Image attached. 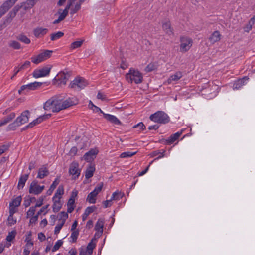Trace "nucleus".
Wrapping results in <instances>:
<instances>
[{
    "label": "nucleus",
    "mask_w": 255,
    "mask_h": 255,
    "mask_svg": "<svg viewBox=\"0 0 255 255\" xmlns=\"http://www.w3.org/2000/svg\"><path fill=\"white\" fill-rule=\"evenodd\" d=\"M76 99L69 98L63 100L60 96H53L48 99L44 105V109L46 111H51L53 112H58L69 107L77 104Z\"/></svg>",
    "instance_id": "f257e3e1"
},
{
    "label": "nucleus",
    "mask_w": 255,
    "mask_h": 255,
    "mask_svg": "<svg viewBox=\"0 0 255 255\" xmlns=\"http://www.w3.org/2000/svg\"><path fill=\"white\" fill-rule=\"evenodd\" d=\"M30 112L28 110L23 111L16 120L9 124L7 128V130H14L16 128L28 121Z\"/></svg>",
    "instance_id": "f03ea898"
},
{
    "label": "nucleus",
    "mask_w": 255,
    "mask_h": 255,
    "mask_svg": "<svg viewBox=\"0 0 255 255\" xmlns=\"http://www.w3.org/2000/svg\"><path fill=\"white\" fill-rule=\"evenodd\" d=\"M126 78L128 82H134L136 84H138L142 82L143 77L139 71L130 69L129 72L126 74Z\"/></svg>",
    "instance_id": "7ed1b4c3"
},
{
    "label": "nucleus",
    "mask_w": 255,
    "mask_h": 255,
    "mask_svg": "<svg viewBox=\"0 0 255 255\" xmlns=\"http://www.w3.org/2000/svg\"><path fill=\"white\" fill-rule=\"evenodd\" d=\"M150 119L156 123L166 124L169 122L170 118L163 111H158L150 116Z\"/></svg>",
    "instance_id": "20e7f679"
},
{
    "label": "nucleus",
    "mask_w": 255,
    "mask_h": 255,
    "mask_svg": "<svg viewBox=\"0 0 255 255\" xmlns=\"http://www.w3.org/2000/svg\"><path fill=\"white\" fill-rule=\"evenodd\" d=\"M88 84L86 80L81 77H76L70 83L69 87L74 90H81L84 89Z\"/></svg>",
    "instance_id": "39448f33"
},
{
    "label": "nucleus",
    "mask_w": 255,
    "mask_h": 255,
    "mask_svg": "<svg viewBox=\"0 0 255 255\" xmlns=\"http://www.w3.org/2000/svg\"><path fill=\"white\" fill-rule=\"evenodd\" d=\"M180 41V51L182 53H185L189 50L193 44L192 39L186 36L181 37Z\"/></svg>",
    "instance_id": "423d86ee"
},
{
    "label": "nucleus",
    "mask_w": 255,
    "mask_h": 255,
    "mask_svg": "<svg viewBox=\"0 0 255 255\" xmlns=\"http://www.w3.org/2000/svg\"><path fill=\"white\" fill-rule=\"evenodd\" d=\"M52 52L51 50H44L37 56L31 57V61L35 64H38L50 58Z\"/></svg>",
    "instance_id": "0eeeda50"
},
{
    "label": "nucleus",
    "mask_w": 255,
    "mask_h": 255,
    "mask_svg": "<svg viewBox=\"0 0 255 255\" xmlns=\"http://www.w3.org/2000/svg\"><path fill=\"white\" fill-rule=\"evenodd\" d=\"M45 189L44 185L40 186L39 185L37 180H34L32 181L30 184L29 188V193L34 195H39Z\"/></svg>",
    "instance_id": "6e6552de"
},
{
    "label": "nucleus",
    "mask_w": 255,
    "mask_h": 255,
    "mask_svg": "<svg viewBox=\"0 0 255 255\" xmlns=\"http://www.w3.org/2000/svg\"><path fill=\"white\" fill-rule=\"evenodd\" d=\"M102 188L103 183H101L97 186L92 192L88 194L87 201L90 203H95L96 202V196L101 191Z\"/></svg>",
    "instance_id": "1a4fd4ad"
},
{
    "label": "nucleus",
    "mask_w": 255,
    "mask_h": 255,
    "mask_svg": "<svg viewBox=\"0 0 255 255\" xmlns=\"http://www.w3.org/2000/svg\"><path fill=\"white\" fill-rule=\"evenodd\" d=\"M42 84L41 82H34L33 83H30L27 85H24L21 86L20 89L18 90V93L19 94L22 93V92L24 91H26V92H28L31 90H35L37 89L38 88L40 87Z\"/></svg>",
    "instance_id": "9d476101"
},
{
    "label": "nucleus",
    "mask_w": 255,
    "mask_h": 255,
    "mask_svg": "<svg viewBox=\"0 0 255 255\" xmlns=\"http://www.w3.org/2000/svg\"><path fill=\"white\" fill-rule=\"evenodd\" d=\"M81 170L79 168L78 163L73 162L70 165L69 173L72 176V179H76L80 174Z\"/></svg>",
    "instance_id": "9b49d317"
},
{
    "label": "nucleus",
    "mask_w": 255,
    "mask_h": 255,
    "mask_svg": "<svg viewBox=\"0 0 255 255\" xmlns=\"http://www.w3.org/2000/svg\"><path fill=\"white\" fill-rule=\"evenodd\" d=\"M51 67H44L41 69H36L33 72V76L36 78L45 77L50 73Z\"/></svg>",
    "instance_id": "f8f14e48"
},
{
    "label": "nucleus",
    "mask_w": 255,
    "mask_h": 255,
    "mask_svg": "<svg viewBox=\"0 0 255 255\" xmlns=\"http://www.w3.org/2000/svg\"><path fill=\"white\" fill-rule=\"evenodd\" d=\"M71 76L70 72H60L56 76L57 81H58L61 84L65 85L67 80L69 79Z\"/></svg>",
    "instance_id": "ddd939ff"
},
{
    "label": "nucleus",
    "mask_w": 255,
    "mask_h": 255,
    "mask_svg": "<svg viewBox=\"0 0 255 255\" xmlns=\"http://www.w3.org/2000/svg\"><path fill=\"white\" fill-rule=\"evenodd\" d=\"M98 152V151L97 149H91L89 151L84 154L83 158L86 161L90 162L96 157Z\"/></svg>",
    "instance_id": "4468645a"
},
{
    "label": "nucleus",
    "mask_w": 255,
    "mask_h": 255,
    "mask_svg": "<svg viewBox=\"0 0 255 255\" xmlns=\"http://www.w3.org/2000/svg\"><path fill=\"white\" fill-rule=\"evenodd\" d=\"M48 31L47 28L42 27H37L33 30V34L36 38H41L47 34Z\"/></svg>",
    "instance_id": "2eb2a0df"
},
{
    "label": "nucleus",
    "mask_w": 255,
    "mask_h": 255,
    "mask_svg": "<svg viewBox=\"0 0 255 255\" xmlns=\"http://www.w3.org/2000/svg\"><path fill=\"white\" fill-rule=\"evenodd\" d=\"M104 118L112 124L117 125L122 124L120 121L115 116L106 113H103Z\"/></svg>",
    "instance_id": "dca6fc26"
},
{
    "label": "nucleus",
    "mask_w": 255,
    "mask_h": 255,
    "mask_svg": "<svg viewBox=\"0 0 255 255\" xmlns=\"http://www.w3.org/2000/svg\"><path fill=\"white\" fill-rule=\"evenodd\" d=\"M162 29L168 35L171 36L174 35L173 29L171 27L170 21H166L164 22L162 24Z\"/></svg>",
    "instance_id": "f3484780"
},
{
    "label": "nucleus",
    "mask_w": 255,
    "mask_h": 255,
    "mask_svg": "<svg viewBox=\"0 0 255 255\" xmlns=\"http://www.w3.org/2000/svg\"><path fill=\"white\" fill-rule=\"evenodd\" d=\"M16 116L15 113H11L7 116L5 117L0 120V127L6 125L7 123L11 122Z\"/></svg>",
    "instance_id": "a211bd4d"
},
{
    "label": "nucleus",
    "mask_w": 255,
    "mask_h": 255,
    "mask_svg": "<svg viewBox=\"0 0 255 255\" xmlns=\"http://www.w3.org/2000/svg\"><path fill=\"white\" fill-rule=\"evenodd\" d=\"M221 35L219 31L216 30L213 32L211 35L209 37V40L211 43L214 44L220 40Z\"/></svg>",
    "instance_id": "6ab92c4d"
},
{
    "label": "nucleus",
    "mask_w": 255,
    "mask_h": 255,
    "mask_svg": "<svg viewBox=\"0 0 255 255\" xmlns=\"http://www.w3.org/2000/svg\"><path fill=\"white\" fill-rule=\"evenodd\" d=\"M49 174V172L48 169L46 167L42 166L38 171L37 178L43 179L47 177Z\"/></svg>",
    "instance_id": "aec40b11"
},
{
    "label": "nucleus",
    "mask_w": 255,
    "mask_h": 255,
    "mask_svg": "<svg viewBox=\"0 0 255 255\" xmlns=\"http://www.w3.org/2000/svg\"><path fill=\"white\" fill-rule=\"evenodd\" d=\"M182 73L180 71H177L174 74L171 75L167 81L168 84H170L173 81H177L182 77Z\"/></svg>",
    "instance_id": "412c9836"
},
{
    "label": "nucleus",
    "mask_w": 255,
    "mask_h": 255,
    "mask_svg": "<svg viewBox=\"0 0 255 255\" xmlns=\"http://www.w3.org/2000/svg\"><path fill=\"white\" fill-rule=\"evenodd\" d=\"M29 178V174L21 175L18 181L17 188L18 189H22L25 186V183Z\"/></svg>",
    "instance_id": "4be33fe9"
},
{
    "label": "nucleus",
    "mask_w": 255,
    "mask_h": 255,
    "mask_svg": "<svg viewBox=\"0 0 255 255\" xmlns=\"http://www.w3.org/2000/svg\"><path fill=\"white\" fill-rule=\"evenodd\" d=\"M95 171V168L94 166L91 164H89L85 172L86 178L89 179L91 178L93 176Z\"/></svg>",
    "instance_id": "5701e85b"
},
{
    "label": "nucleus",
    "mask_w": 255,
    "mask_h": 255,
    "mask_svg": "<svg viewBox=\"0 0 255 255\" xmlns=\"http://www.w3.org/2000/svg\"><path fill=\"white\" fill-rule=\"evenodd\" d=\"M183 130H182L181 131L177 132L172 135H171L169 138L166 140L167 143L169 144H171L175 142L176 140L178 139V138L180 136V135L182 133Z\"/></svg>",
    "instance_id": "b1692460"
},
{
    "label": "nucleus",
    "mask_w": 255,
    "mask_h": 255,
    "mask_svg": "<svg viewBox=\"0 0 255 255\" xmlns=\"http://www.w3.org/2000/svg\"><path fill=\"white\" fill-rule=\"evenodd\" d=\"M104 225V221L103 219H98V221L97 222L95 229L97 232H99L100 233L102 234L103 232V227Z\"/></svg>",
    "instance_id": "393cba45"
},
{
    "label": "nucleus",
    "mask_w": 255,
    "mask_h": 255,
    "mask_svg": "<svg viewBox=\"0 0 255 255\" xmlns=\"http://www.w3.org/2000/svg\"><path fill=\"white\" fill-rule=\"evenodd\" d=\"M64 193V189L62 186H59L57 188L56 193L53 197V200H60L61 196Z\"/></svg>",
    "instance_id": "a878e982"
},
{
    "label": "nucleus",
    "mask_w": 255,
    "mask_h": 255,
    "mask_svg": "<svg viewBox=\"0 0 255 255\" xmlns=\"http://www.w3.org/2000/svg\"><path fill=\"white\" fill-rule=\"evenodd\" d=\"M61 11H62L61 9H60L58 11V13L60 15H59L58 18L53 21V23L54 24H57L59 23V22H60L61 21L64 20L65 19V18L66 17V16L68 15V13L67 12H66L64 11H62V12H61Z\"/></svg>",
    "instance_id": "bb28decb"
},
{
    "label": "nucleus",
    "mask_w": 255,
    "mask_h": 255,
    "mask_svg": "<svg viewBox=\"0 0 255 255\" xmlns=\"http://www.w3.org/2000/svg\"><path fill=\"white\" fill-rule=\"evenodd\" d=\"M9 47L15 50H18L21 48V44L16 40H10L8 42Z\"/></svg>",
    "instance_id": "cd10ccee"
},
{
    "label": "nucleus",
    "mask_w": 255,
    "mask_h": 255,
    "mask_svg": "<svg viewBox=\"0 0 255 255\" xmlns=\"http://www.w3.org/2000/svg\"><path fill=\"white\" fill-rule=\"evenodd\" d=\"M53 211L54 212H58L61 208V204L60 202V200H53Z\"/></svg>",
    "instance_id": "c85d7f7f"
},
{
    "label": "nucleus",
    "mask_w": 255,
    "mask_h": 255,
    "mask_svg": "<svg viewBox=\"0 0 255 255\" xmlns=\"http://www.w3.org/2000/svg\"><path fill=\"white\" fill-rule=\"evenodd\" d=\"M248 79L249 78L248 77H245L244 78L239 80L234 84L233 88L236 89L240 88L242 86L244 85L245 81Z\"/></svg>",
    "instance_id": "c756f323"
},
{
    "label": "nucleus",
    "mask_w": 255,
    "mask_h": 255,
    "mask_svg": "<svg viewBox=\"0 0 255 255\" xmlns=\"http://www.w3.org/2000/svg\"><path fill=\"white\" fill-rule=\"evenodd\" d=\"M22 198L19 196L14 199L11 203H10V206H13L14 207H18L21 202Z\"/></svg>",
    "instance_id": "7c9ffc66"
},
{
    "label": "nucleus",
    "mask_w": 255,
    "mask_h": 255,
    "mask_svg": "<svg viewBox=\"0 0 255 255\" xmlns=\"http://www.w3.org/2000/svg\"><path fill=\"white\" fill-rule=\"evenodd\" d=\"M16 39L25 44H29L30 40L26 35L20 34L16 36Z\"/></svg>",
    "instance_id": "2f4dec72"
},
{
    "label": "nucleus",
    "mask_w": 255,
    "mask_h": 255,
    "mask_svg": "<svg viewBox=\"0 0 255 255\" xmlns=\"http://www.w3.org/2000/svg\"><path fill=\"white\" fill-rule=\"evenodd\" d=\"M51 116V114H47L45 115H43L42 116H40L38 117L37 119L34 120L36 122V124L37 125L41 123L43 121L46 120V119H49Z\"/></svg>",
    "instance_id": "473e14b6"
},
{
    "label": "nucleus",
    "mask_w": 255,
    "mask_h": 255,
    "mask_svg": "<svg viewBox=\"0 0 255 255\" xmlns=\"http://www.w3.org/2000/svg\"><path fill=\"white\" fill-rule=\"evenodd\" d=\"M95 206H91V207H87L85 211V212L83 214V216H82V219L83 220H86V219L87 218V217H88V216L91 213H92L93 212H94V209H95Z\"/></svg>",
    "instance_id": "72a5a7b5"
},
{
    "label": "nucleus",
    "mask_w": 255,
    "mask_h": 255,
    "mask_svg": "<svg viewBox=\"0 0 255 255\" xmlns=\"http://www.w3.org/2000/svg\"><path fill=\"white\" fill-rule=\"evenodd\" d=\"M63 35V32L61 31H58L56 33H52L50 35V38L52 41H55L60 38Z\"/></svg>",
    "instance_id": "f704fd0d"
},
{
    "label": "nucleus",
    "mask_w": 255,
    "mask_h": 255,
    "mask_svg": "<svg viewBox=\"0 0 255 255\" xmlns=\"http://www.w3.org/2000/svg\"><path fill=\"white\" fill-rule=\"evenodd\" d=\"M18 0H7L2 4L8 10L12 7Z\"/></svg>",
    "instance_id": "c9c22d12"
},
{
    "label": "nucleus",
    "mask_w": 255,
    "mask_h": 255,
    "mask_svg": "<svg viewBox=\"0 0 255 255\" xmlns=\"http://www.w3.org/2000/svg\"><path fill=\"white\" fill-rule=\"evenodd\" d=\"M83 2H80V0L75 4L74 7L71 8V14L76 13L81 8V5Z\"/></svg>",
    "instance_id": "e433bc0d"
},
{
    "label": "nucleus",
    "mask_w": 255,
    "mask_h": 255,
    "mask_svg": "<svg viewBox=\"0 0 255 255\" xmlns=\"http://www.w3.org/2000/svg\"><path fill=\"white\" fill-rule=\"evenodd\" d=\"M59 183V182L57 181V179L55 180L52 183V184L51 185L49 189L48 190L47 192V194L48 195H50L54 190L55 189L56 187L58 185Z\"/></svg>",
    "instance_id": "4c0bfd02"
},
{
    "label": "nucleus",
    "mask_w": 255,
    "mask_h": 255,
    "mask_svg": "<svg viewBox=\"0 0 255 255\" xmlns=\"http://www.w3.org/2000/svg\"><path fill=\"white\" fill-rule=\"evenodd\" d=\"M124 195L123 193H122L120 192L116 191L113 193L112 197H111V200H118L120 199H121Z\"/></svg>",
    "instance_id": "58836bf2"
},
{
    "label": "nucleus",
    "mask_w": 255,
    "mask_h": 255,
    "mask_svg": "<svg viewBox=\"0 0 255 255\" xmlns=\"http://www.w3.org/2000/svg\"><path fill=\"white\" fill-rule=\"evenodd\" d=\"M137 152H130V151H128V152H123L121 154V155H120V158H128V157H132V156L136 154Z\"/></svg>",
    "instance_id": "ea45409f"
},
{
    "label": "nucleus",
    "mask_w": 255,
    "mask_h": 255,
    "mask_svg": "<svg viewBox=\"0 0 255 255\" xmlns=\"http://www.w3.org/2000/svg\"><path fill=\"white\" fill-rule=\"evenodd\" d=\"M36 2V0H27L25 3V9L32 8Z\"/></svg>",
    "instance_id": "a19ab883"
},
{
    "label": "nucleus",
    "mask_w": 255,
    "mask_h": 255,
    "mask_svg": "<svg viewBox=\"0 0 255 255\" xmlns=\"http://www.w3.org/2000/svg\"><path fill=\"white\" fill-rule=\"evenodd\" d=\"M83 43V40L75 41L71 44L70 48L71 49H74L79 48L81 46Z\"/></svg>",
    "instance_id": "79ce46f5"
},
{
    "label": "nucleus",
    "mask_w": 255,
    "mask_h": 255,
    "mask_svg": "<svg viewBox=\"0 0 255 255\" xmlns=\"http://www.w3.org/2000/svg\"><path fill=\"white\" fill-rule=\"evenodd\" d=\"M16 223V219L14 218L13 215H9L7 218V224L9 226H11Z\"/></svg>",
    "instance_id": "37998d69"
},
{
    "label": "nucleus",
    "mask_w": 255,
    "mask_h": 255,
    "mask_svg": "<svg viewBox=\"0 0 255 255\" xmlns=\"http://www.w3.org/2000/svg\"><path fill=\"white\" fill-rule=\"evenodd\" d=\"M16 235V232L12 231L11 232H10L8 233V235L6 237V240L7 242H11L12 240H13Z\"/></svg>",
    "instance_id": "c03bdc74"
},
{
    "label": "nucleus",
    "mask_w": 255,
    "mask_h": 255,
    "mask_svg": "<svg viewBox=\"0 0 255 255\" xmlns=\"http://www.w3.org/2000/svg\"><path fill=\"white\" fill-rule=\"evenodd\" d=\"M62 244L63 241L61 240H58L52 249V251L54 252L58 250Z\"/></svg>",
    "instance_id": "a18cd8bd"
},
{
    "label": "nucleus",
    "mask_w": 255,
    "mask_h": 255,
    "mask_svg": "<svg viewBox=\"0 0 255 255\" xmlns=\"http://www.w3.org/2000/svg\"><path fill=\"white\" fill-rule=\"evenodd\" d=\"M156 68V66L154 63H149L145 68L146 72H149L153 71Z\"/></svg>",
    "instance_id": "49530a36"
},
{
    "label": "nucleus",
    "mask_w": 255,
    "mask_h": 255,
    "mask_svg": "<svg viewBox=\"0 0 255 255\" xmlns=\"http://www.w3.org/2000/svg\"><path fill=\"white\" fill-rule=\"evenodd\" d=\"M95 245L94 243H93L92 241L90 242L88 244L87 247V250L89 255H91L92 253L93 250L95 248Z\"/></svg>",
    "instance_id": "de8ad7c7"
},
{
    "label": "nucleus",
    "mask_w": 255,
    "mask_h": 255,
    "mask_svg": "<svg viewBox=\"0 0 255 255\" xmlns=\"http://www.w3.org/2000/svg\"><path fill=\"white\" fill-rule=\"evenodd\" d=\"M72 233L71 235V238L72 239V242L74 243L76 241L79 235L78 231H71Z\"/></svg>",
    "instance_id": "09e8293b"
},
{
    "label": "nucleus",
    "mask_w": 255,
    "mask_h": 255,
    "mask_svg": "<svg viewBox=\"0 0 255 255\" xmlns=\"http://www.w3.org/2000/svg\"><path fill=\"white\" fill-rule=\"evenodd\" d=\"M30 65V62L29 61H26L23 64L21 65H19L18 68L20 69V70H24L29 67Z\"/></svg>",
    "instance_id": "8fccbe9b"
},
{
    "label": "nucleus",
    "mask_w": 255,
    "mask_h": 255,
    "mask_svg": "<svg viewBox=\"0 0 255 255\" xmlns=\"http://www.w3.org/2000/svg\"><path fill=\"white\" fill-rule=\"evenodd\" d=\"M35 207L32 206L31 207L28 211L27 212V218L30 217L31 216H34L33 215L35 212Z\"/></svg>",
    "instance_id": "3c124183"
},
{
    "label": "nucleus",
    "mask_w": 255,
    "mask_h": 255,
    "mask_svg": "<svg viewBox=\"0 0 255 255\" xmlns=\"http://www.w3.org/2000/svg\"><path fill=\"white\" fill-rule=\"evenodd\" d=\"M49 207V205H46L45 206H43L37 213L38 215L41 214L42 213L43 215H46L48 212L47 208Z\"/></svg>",
    "instance_id": "603ef678"
},
{
    "label": "nucleus",
    "mask_w": 255,
    "mask_h": 255,
    "mask_svg": "<svg viewBox=\"0 0 255 255\" xmlns=\"http://www.w3.org/2000/svg\"><path fill=\"white\" fill-rule=\"evenodd\" d=\"M64 224V221H63L62 223H60V224H57L55 227V230H54V233L55 234H58L60 230L61 229V228H62L63 225Z\"/></svg>",
    "instance_id": "864d4df0"
},
{
    "label": "nucleus",
    "mask_w": 255,
    "mask_h": 255,
    "mask_svg": "<svg viewBox=\"0 0 255 255\" xmlns=\"http://www.w3.org/2000/svg\"><path fill=\"white\" fill-rule=\"evenodd\" d=\"M8 9L5 6L2 4L0 7V18L8 11Z\"/></svg>",
    "instance_id": "5fc2aeb1"
},
{
    "label": "nucleus",
    "mask_w": 255,
    "mask_h": 255,
    "mask_svg": "<svg viewBox=\"0 0 255 255\" xmlns=\"http://www.w3.org/2000/svg\"><path fill=\"white\" fill-rule=\"evenodd\" d=\"M254 24H251L250 22L244 27V31L246 32H249L252 28V26Z\"/></svg>",
    "instance_id": "6e6d98bb"
},
{
    "label": "nucleus",
    "mask_w": 255,
    "mask_h": 255,
    "mask_svg": "<svg viewBox=\"0 0 255 255\" xmlns=\"http://www.w3.org/2000/svg\"><path fill=\"white\" fill-rule=\"evenodd\" d=\"M38 216L39 215H38L37 214L34 216H32L30 219V224H36L38 221Z\"/></svg>",
    "instance_id": "4d7b16f0"
},
{
    "label": "nucleus",
    "mask_w": 255,
    "mask_h": 255,
    "mask_svg": "<svg viewBox=\"0 0 255 255\" xmlns=\"http://www.w3.org/2000/svg\"><path fill=\"white\" fill-rule=\"evenodd\" d=\"M134 128H138L140 129L143 130L145 128V126L142 122H140L133 127Z\"/></svg>",
    "instance_id": "13d9d810"
},
{
    "label": "nucleus",
    "mask_w": 255,
    "mask_h": 255,
    "mask_svg": "<svg viewBox=\"0 0 255 255\" xmlns=\"http://www.w3.org/2000/svg\"><path fill=\"white\" fill-rule=\"evenodd\" d=\"M112 200H111V199L110 200H108L104 201L103 202L104 207L105 208H107L108 207H110L112 205Z\"/></svg>",
    "instance_id": "bf43d9fd"
},
{
    "label": "nucleus",
    "mask_w": 255,
    "mask_h": 255,
    "mask_svg": "<svg viewBox=\"0 0 255 255\" xmlns=\"http://www.w3.org/2000/svg\"><path fill=\"white\" fill-rule=\"evenodd\" d=\"M152 162H153V161L150 163L149 165L146 168V169L145 170H144L142 172H138V175L139 176H143V175H144L148 171L149 167L150 165L152 163Z\"/></svg>",
    "instance_id": "052dcab7"
},
{
    "label": "nucleus",
    "mask_w": 255,
    "mask_h": 255,
    "mask_svg": "<svg viewBox=\"0 0 255 255\" xmlns=\"http://www.w3.org/2000/svg\"><path fill=\"white\" fill-rule=\"evenodd\" d=\"M165 150H163V152L162 153H160L158 151H155L154 152V155H157L158 154H160L161 155L160 156H159L158 157H157L155 159V160H157V159H159L162 157H163L164 156V153H165Z\"/></svg>",
    "instance_id": "680f3d73"
},
{
    "label": "nucleus",
    "mask_w": 255,
    "mask_h": 255,
    "mask_svg": "<svg viewBox=\"0 0 255 255\" xmlns=\"http://www.w3.org/2000/svg\"><path fill=\"white\" fill-rule=\"evenodd\" d=\"M43 199L42 197H40L34 207L35 208L40 207L43 204Z\"/></svg>",
    "instance_id": "e2e57ef3"
},
{
    "label": "nucleus",
    "mask_w": 255,
    "mask_h": 255,
    "mask_svg": "<svg viewBox=\"0 0 255 255\" xmlns=\"http://www.w3.org/2000/svg\"><path fill=\"white\" fill-rule=\"evenodd\" d=\"M8 149V146L7 145H2L0 147V155L3 153L5 152Z\"/></svg>",
    "instance_id": "0e129e2a"
},
{
    "label": "nucleus",
    "mask_w": 255,
    "mask_h": 255,
    "mask_svg": "<svg viewBox=\"0 0 255 255\" xmlns=\"http://www.w3.org/2000/svg\"><path fill=\"white\" fill-rule=\"evenodd\" d=\"M73 3V2L68 1L67 5H66V7L63 11L68 13L69 10Z\"/></svg>",
    "instance_id": "69168bd1"
},
{
    "label": "nucleus",
    "mask_w": 255,
    "mask_h": 255,
    "mask_svg": "<svg viewBox=\"0 0 255 255\" xmlns=\"http://www.w3.org/2000/svg\"><path fill=\"white\" fill-rule=\"evenodd\" d=\"M75 203V199L73 198H70L67 203V206H74Z\"/></svg>",
    "instance_id": "338daca9"
},
{
    "label": "nucleus",
    "mask_w": 255,
    "mask_h": 255,
    "mask_svg": "<svg viewBox=\"0 0 255 255\" xmlns=\"http://www.w3.org/2000/svg\"><path fill=\"white\" fill-rule=\"evenodd\" d=\"M77 251L75 249H71L68 252V255H76Z\"/></svg>",
    "instance_id": "774afa93"
}]
</instances>
